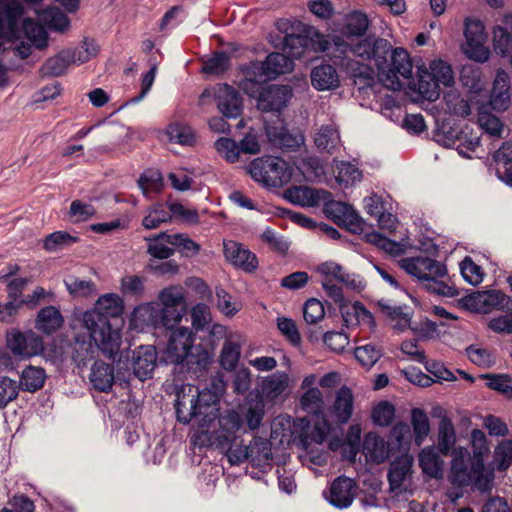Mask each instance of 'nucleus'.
I'll list each match as a JSON object with an SVG mask.
<instances>
[{
  "label": "nucleus",
  "mask_w": 512,
  "mask_h": 512,
  "mask_svg": "<svg viewBox=\"0 0 512 512\" xmlns=\"http://www.w3.org/2000/svg\"><path fill=\"white\" fill-rule=\"evenodd\" d=\"M175 410L177 420L193 423L190 441L200 448L216 446L215 430L210 428L219 415L218 400L209 389L199 390L191 384H182L176 390Z\"/></svg>",
  "instance_id": "1"
},
{
  "label": "nucleus",
  "mask_w": 512,
  "mask_h": 512,
  "mask_svg": "<svg viewBox=\"0 0 512 512\" xmlns=\"http://www.w3.org/2000/svg\"><path fill=\"white\" fill-rule=\"evenodd\" d=\"M122 312V299L111 293L99 297L94 308L83 315V325L91 340L108 357H114L121 344L120 331L113 328L110 318H117Z\"/></svg>",
  "instance_id": "2"
},
{
  "label": "nucleus",
  "mask_w": 512,
  "mask_h": 512,
  "mask_svg": "<svg viewBox=\"0 0 512 512\" xmlns=\"http://www.w3.org/2000/svg\"><path fill=\"white\" fill-rule=\"evenodd\" d=\"M400 266L427 291L444 297L457 295L456 288L444 281L447 268L441 262L429 257H410L402 259Z\"/></svg>",
  "instance_id": "3"
},
{
  "label": "nucleus",
  "mask_w": 512,
  "mask_h": 512,
  "mask_svg": "<svg viewBox=\"0 0 512 512\" xmlns=\"http://www.w3.org/2000/svg\"><path fill=\"white\" fill-rule=\"evenodd\" d=\"M251 177L266 187H282L289 183L293 168L279 157L264 156L249 164Z\"/></svg>",
  "instance_id": "4"
},
{
  "label": "nucleus",
  "mask_w": 512,
  "mask_h": 512,
  "mask_svg": "<svg viewBox=\"0 0 512 512\" xmlns=\"http://www.w3.org/2000/svg\"><path fill=\"white\" fill-rule=\"evenodd\" d=\"M390 62L386 55L383 62H378L377 68L380 80L391 90H400L403 83L400 77L409 79L412 75L413 64L408 52L401 47L390 49Z\"/></svg>",
  "instance_id": "5"
},
{
  "label": "nucleus",
  "mask_w": 512,
  "mask_h": 512,
  "mask_svg": "<svg viewBox=\"0 0 512 512\" xmlns=\"http://www.w3.org/2000/svg\"><path fill=\"white\" fill-rule=\"evenodd\" d=\"M336 51L340 54L347 55L353 54L362 60H374L377 65L378 62H383L386 55L389 54L391 45L388 40L383 38L366 37L361 39L355 44H349L339 36H334L332 39Z\"/></svg>",
  "instance_id": "6"
},
{
  "label": "nucleus",
  "mask_w": 512,
  "mask_h": 512,
  "mask_svg": "<svg viewBox=\"0 0 512 512\" xmlns=\"http://www.w3.org/2000/svg\"><path fill=\"white\" fill-rule=\"evenodd\" d=\"M215 101L220 113L228 118H237L241 113V99L237 91L227 84H218L205 89L199 97V105L204 107Z\"/></svg>",
  "instance_id": "7"
},
{
  "label": "nucleus",
  "mask_w": 512,
  "mask_h": 512,
  "mask_svg": "<svg viewBox=\"0 0 512 512\" xmlns=\"http://www.w3.org/2000/svg\"><path fill=\"white\" fill-rule=\"evenodd\" d=\"M193 333L185 327L171 331L166 347L160 352L159 360L166 364H181L191 356Z\"/></svg>",
  "instance_id": "8"
},
{
  "label": "nucleus",
  "mask_w": 512,
  "mask_h": 512,
  "mask_svg": "<svg viewBox=\"0 0 512 512\" xmlns=\"http://www.w3.org/2000/svg\"><path fill=\"white\" fill-rule=\"evenodd\" d=\"M311 46V49L316 52H325L329 50L330 43L326 36L314 31L311 37L289 34L286 35L283 42V49L292 60L293 58H300L305 50Z\"/></svg>",
  "instance_id": "9"
},
{
  "label": "nucleus",
  "mask_w": 512,
  "mask_h": 512,
  "mask_svg": "<svg viewBox=\"0 0 512 512\" xmlns=\"http://www.w3.org/2000/svg\"><path fill=\"white\" fill-rule=\"evenodd\" d=\"M7 344L15 356L29 358L43 352V340L35 332L14 331L8 334Z\"/></svg>",
  "instance_id": "10"
},
{
  "label": "nucleus",
  "mask_w": 512,
  "mask_h": 512,
  "mask_svg": "<svg viewBox=\"0 0 512 512\" xmlns=\"http://www.w3.org/2000/svg\"><path fill=\"white\" fill-rule=\"evenodd\" d=\"M24 9L16 0H0V37L14 39L19 36V21Z\"/></svg>",
  "instance_id": "11"
},
{
  "label": "nucleus",
  "mask_w": 512,
  "mask_h": 512,
  "mask_svg": "<svg viewBox=\"0 0 512 512\" xmlns=\"http://www.w3.org/2000/svg\"><path fill=\"white\" fill-rule=\"evenodd\" d=\"M218 429L216 434V447H227L238 440L237 433L242 427V418L234 410H229L218 418Z\"/></svg>",
  "instance_id": "12"
},
{
  "label": "nucleus",
  "mask_w": 512,
  "mask_h": 512,
  "mask_svg": "<svg viewBox=\"0 0 512 512\" xmlns=\"http://www.w3.org/2000/svg\"><path fill=\"white\" fill-rule=\"evenodd\" d=\"M252 69L262 74L266 81L278 75L290 72L293 69V60L285 54L274 52L269 54L263 62H251ZM253 72V70H251Z\"/></svg>",
  "instance_id": "13"
},
{
  "label": "nucleus",
  "mask_w": 512,
  "mask_h": 512,
  "mask_svg": "<svg viewBox=\"0 0 512 512\" xmlns=\"http://www.w3.org/2000/svg\"><path fill=\"white\" fill-rule=\"evenodd\" d=\"M224 255L233 266L247 273H252L258 268L257 256L235 241L224 242Z\"/></svg>",
  "instance_id": "14"
},
{
  "label": "nucleus",
  "mask_w": 512,
  "mask_h": 512,
  "mask_svg": "<svg viewBox=\"0 0 512 512\" xmlns=\"http://www.w3.org/2000/svg\"><path fill=\"white\" fill-rule=\"evenodd\" d=\"M292 97V90L286 85H270L260 92L257 107L265 112L280 111Z\"/></svg>",
  "instance_id": "15"
},
{
  "label": "nucleus",
  "mask_w": 512,
  "mask_h": 512,
  "mask_svg": "<svg viewBox=\"0 0 512 512\" xmlns=\"http://www.w3.org/2000/svg\"><path fill=\"white\" fill-rule=\"evenodd\" d=\"M510 102L509 74L503 69H498L492 84L489 106L492 110L503 112L509 108Z\"/></svg>",
  "instance_id": "16"
},
{
  "label": "nucleus",
  "mask_w": 512,
  "mask_h": 512,
  "mask_svg": "<svg viewBox=\"0 0 512 512\" xmlns=\"http://www.w3.org/2000/svg\"><path fill=\"white\" fill-rule=\"evenodd\" d=\"M289 385V375L286 372L277 371L261 380L260 393L266 401L274 402L286 397Z\"/></svg>",
  "instance_id": "17"
},
{
  "label": "nucleus",
  "mask_w": 512,
  "mask_h": 512,
  "mask_svg": "<svg viewBox=\"0 0 512 512\" xmlns=\"http://www.w3.org/2000/svg\"><path fill=\"white\" fill-rule=\"evenodd\" d=\"M356 489L353 479L340 476L332 482L327 499L336 508H347L354 500Z\"/></svg>",
  "instance_id": "18"
},
{
  "label": "nucleus",
  "mask_w": 512,
  "mask_h": 512,
  "mask_svg": "<svg viewBox=\"0 0 512 512\" xmlns=\"http://www.w3.org/2000/svg\"><path fill=\"white\" fill-rule=\"evenodd\" d=\"M340 311L347 328L366 326L374 330L376 323L372 313L367 310L360 302L341 303Z\"/></svg>",
  "instance_id": "19"
},
{
  "label": "nucleus",
  "mask_w": 512,
  "mask_h": 512,
  "mask_svg": "<svg viewBox=\"0 0 512 512\" xmlns=\"http://www.w3.org/2000/svg\"><path fill=\"white\" fill-rule=\"evenodd\" d=\"M325 212L335 221L346 225L351 231L356 232L362 229V218L349 204L331 201L325 204Z\"/></svg>",
  "instance_id": "20"
},
{
  "label": "nucleus",
  "mask_w": 512,
  "mask_h": 512,
  "mask_svg": "<svg viewBox=\"0 0 512 512\" xmlns=\"http://www.w3.org/2000/svg\"><path fill=\"white\" fill-rule=\"evenodd\" d=\"M157 353L153 346H140L133 352V374L141 381L151 377L156 367Z\"/></svg>",
  "instance_id": "21"
},
{
  "label": "nucleus",
  "mask_w": 512,
  "mask_h": 512,
  "mask_svg": "<svg viewBox=\"0 0 512 512\" xmlns=\"http://www.w3.org/2000/svg\"><path fill=\"white\" fill-rule=\"evenodd\" d=\"M392 443L386 442L384 438L375 433H368L363 442V452L370 461L383 463L394 453Z\"/></svg>",
  "instance_id": "22"
},
{
  "label": "nucleus",
  "mask_w": 512,
  "mask_h": 512,
  "mask_svg": "<svg viewBox=\"0 0 512 512\" xmlns=\"http://www.w3.org/2000/svg\"><path fill=\"white\" fill-rule=\"evenodd\" d=\"M473 459L467 452V460L463 456H456L451 463L449 481L452 485L462 488L472 484L473 481Z\"/></svg>",
  "instance_id": "23"
},
{
  "label": "nucleus",
  "mask_w": 512,
  "mask_h": 512,
  "mask_svg": "<svg viewBox=\"0 0 512 512\" xmlns=\"http://www.w3.org/2000/svg\"><path fill=\"white\" fill-rule=\"evenodd\" d=\"M253 467L259 468L264 473L272 467L271 443L267 439L255 437L250 442L249 459Z\"/></svg>",
  "instance_id": "24"
},
{
  "label": "nucleus",
  "mask_w": 512,
  "mask_h": 512,
  "mask_svg": "<svg viewBox=\"0 0 512 512\" xmlns=\"http://www.w3.org/2000/svg\"><path fill=\"white\" fill-rule=\"evenodd\" d=\"M317 271L324 279H332L354 290L363 288L362 281L355 275L346 273L344 268L336 262L327 261L317 267Z\"/></svg>",
  "instance_id": "25"
},
{
  "label": "nucleus",
  "mask_w": 512,
  "mask_h": 512,
  "mask_svg": "<svg viewBox=\"0 0 512 512\" xmlns=\"http://www.w3.org/2000/svg\"><path fill=\"white\" fill-rule=\"evenodd\" d=\"M378 306L389 318L395 331L404 332L410 327L412 312L408 306L391 305L384 299L378 301Z\"/></svg>",
  "instance_id": "26"
},
{
  "label": "nucleus",
  "mask_w": 512,
  "mask_h": 512,
  "mask_svg": "<svg viewBox=\"0 0 512 512\" xmlns=\"http://www.w3.org/2000/svg\"><path fill=\"white\" fill-rule=\"evenodd\" d=\"M89 380L99 392H109L115 382L114 369L103 361H95L91 367Z\"/></svg>",
  "instance_id": "27"
},
{
  "label": "nucleus",
  "mask_w": 512,
  "mask_h": 512,
  "mask_svg": "<svg viewBox=\"0 0 512 512\" xmlns=\"http://www.w3.org/2000/svg\"><path fill=\"white\" fill-rule=\"evenodd\" d=\"M311 83L319 91L333 90L339 87L340 78L332 65L323 64L312 70Z\"/></svg>",
  "instance_id": "28"
},
{
  "label": "nucleus",
  "mask_w": 512,
  "mask_h": 512,
  "mask_svg": "<svg viewBox=\"0 0 512 512\" xmlns=\"http://www.w3.org/2000/svg\"><path fill=\"white\" fill-rule=\"evenodd\" d=\"M64 323V318L58 308L54 306L43 307L35 319V328L46 335H52Z\"/></svg>",
  "instance_id": "29"
},
{
  "label": "nucleus",
  "mask_w": 512,
  "mask_h": 512,
  "mask_svg": "<svg viewBox=\"0 0 512 512\" xmlns=\"http://www.w3.org/2000/svg\"><path fill=\"white\" fill-rule=\"evenodd\" d=\"M493 46L497 54L505 56L512 48V14L502 18L493 29Z\"/></svg>",
  "instance_id": "30"
},
{
  "label": "nucleus",
  "mask_w": 512,
  "mask_h": 512,
  "mask_svg": "<svg viewBox=\"0 0 512 512\" xmlns=\"http://www.w3.org/2000/svg\"><path fill=\"white\" fill-rule=\"evenodd\" d=\"M354 397L350 388L341 387L335 395L332 412L339 423H347L352 416Z\"/></svg>",
  "instance_id": "31"
},
{
  "label": "nucleus",
  "mask_w": 512,
  "mask_h": 512,
  "mask_svg": "<svg viewBox=\"0 0 512 512\" xmlns=\"http://www.w3.org/2000/svg\"><path fill=\"white\" fill-rule=\"evenodd\" d=\"M71 64H77L75 53L71 49H64L46 60L42 66V72L47 76L58 77L65 74Z\"/></svg>",
  "instance_id": "32"
},
{
  "label": "nucleus",
  "mask_w": 512,
  "mask_h": 512,
  "mask_svg": "<svg viewBox=\"0 0 512 512\" xmlns=\"http://www.w3.org/2000/svg\"><path fill=\"white\" fill-rule=\"evenodd\" d=\"M370 25L368 16L361 11H352L343 18L341 33L346 37H362L366 34Z\"/></svg>",
  "instance_id": "33"
},
{
  "label": "nucleus",
  "mask_w": 512,
  "mask_h": 512,
  "mask_svg": "<svg viewBox=\"0 0 512 512\" xmlns=\"http://www.w3.org/2000/svg\"><path fill=\"white\" fill-rule=\"evenodd\" d=\"M413 465V457L403 454L397 457L390 465L388 480L391 489H397L402 486L407 477L410 476Z\"/></svg>",
  "instance_id": "34"
},
{
  "label": "nucleus",
  "mask_w": 512,
  "mask_h": 512,
  "mask_svg": "<svg viewBox=\"0 0 512 512\" xmlns=\"http://www.w3.org/2000/svg\"><path fill=\"white\" fill-rule=\"evenodd\" d=\"M159 304L146 303L134 309L132 322L135 327L144 329L146 327L159 328Z\"/></svg>",
  "instance_id": "35"
},
{
  "label": "nucleus",
  "mask_w": 512,
  "mask_h": 512,
  "mask_svg": "<svg viewBox=\"0 0 512 512\" xmlns=\"http://www.w3.org/2000/svg\"><path fill=\"white\" fill-rule=\"evenodd\" d=\"M266 134L273 145L287 150H294L304 143L301 134L290 133L286 128L268 127Z\"/></svg>",
  "instance_id": "36"
},
{
  "label": "nucleus",
  "mask_w": 512,
  "mask_h": 512,
  "mask_svg": "<svg viewBox=\"0 0 512 512\" xmlns=\"http://www.w3.org/2000/svg\"><path fill=\"white\" fill-rule=\"evenodd\" d=\"M242 340L240 335H229L225 340L221 354V366L228 371L236 368L241 355Z\"/></svg>",
  "instance_id": "37"
},
{
  "label": "nucleus",
  "mask_w": 512,
  "mask_h": 512,
  "mask_svg": "<svg viewBox=\"0 0 512 512\" xmlns=\"http://www.w3.org/2000/svg\"><path fill=\"white\" fill-rule=\"evenodd\" d=\"M327 192L317 190L306 186L293 187L287 191L288 198L291 202L304 207H314L319 205L323 196Z\"/></svg>",
  "instance_id": "38"
},
{
  "label": "nucleus",
  "mask_w": 512,
  "mask_h": 512,
  "mask_svg": "<svg viewBox=\"0 0 512 512\" xmlns=\"http://www.w3.org/2000/svg\"><path fill=\"white\" fill-rule=\"evenodd\" d=\"M45 379L46 373L43 368L30 365L22 370L18 384L20 389L34 393L44 386Z\"/></svg>",
  "instance_id": "39"
},
{
  "label": "nucleus",
  "mask_w": 512,
  "mask_h": 512,
  "mask_svg": "<svg viewBox=\"0 0 512 512\" xmlns=\"http://www.w3.org/2000/svg\"><path fill=\"white\" fill-rule=\"evenodd\" d=\"M318 149L333 153L340 146V135L333 124L322 125L314 137Z\"/></svg>",
  "instance_id": "40"
},
{
  "label": "nucleus",
  "mask_w": 512,
  "mask_h": 512,
  "mask_svg": "<svg viewBox=\"0 0 512 512\" xmlns=\"http://www.w3.org/2000/svg\"><path fill=\"white\" fill-rule=\"evenodd\" d=\"M419 465L430 477L441 478L443 475V461L433 447H426L420 452Z\"/></svg>",
  "instance_id": "41"
},
{
  "label": "nucleus",
  "mask_w": 512,
  "mask_h": 512,
  "mask_svg": "<svg viewBox=\"0 0 512 512\" xmlns=\"http://www.w3.org/2000/svg\"><path fill=\"white\" fill-rule=\"evenodd\" d=\"M301 443L304 449V453L300 456L303 463H311L317 466H323L327 463L329 454L321 447L322 444H315L313 440H310V437H302Z\"/></svg>",
  "instance_id": "42"
},
{
  "label": "nucleus",
  "mask_w": 512,
  "mask_h": 512,
  "mask_svg": "<svg viewBox=\"0 0 512 512\" xmlns=\"http://www.w3.org/2000/svg\"><path fill=\"white\" fill-rule=\"evenodd\" d=\"M297 167L307 181H321L325 177V168L318 157H304L299 161Z\"/></svg>",
  "instance_id": "43"
},
{
  "label": "nucleus",
  "mask_w": 512,
  "mask_h": 512,
  "mask_svg": "<svg viewBox=\"0 0 512 512\" xmlns=\"http://www.w3.org/2000/svg\"><path fill=\"white\" fill-rule=\"evenodd\" d=\"M473 487L481 492L489 491L492 488L494 473L485 468L481 458L473 459Z\"/></svg>",
  "instance_id": "44"
},
{
  "label": "nucleus",
  "mask_w": 512,
  "mask_h": 512,
  "mask_svg": "<svg viewBox=\"0 0 512 512\" xmlns=\"http://www.w3.org/2000/svg\"><path fill=\"white\" fill-rule=\"evenodd\" d=\"M438 430V448L443 454L447 455L456 442L455 429L451 419L446 415L443 416L439 422Z\"/></svg>",
  "instance_id": "45"
},
{
  "label": "nucleus",
  "mask_w": 512,
  "mask_h": 512,
  "mask_svg": "<svg viewBox=\"0 0 512 512\" xmlns=\"http://www.w3.org/2000/svg\"><path fill=\"white\" fill-rule=\"evenodd\" d=\"M335 169L336 181L344 187L352 186L362 179V172L350 162L335 161Z\"/></svg>",
  "instance_id": "46"
},
{
  "label": "nucleus",
  "mask_w": 512,
  "mask_h": 512,
  "mask_svg": "<svg viewBox=\"0 0 512 512\" xmlns=\"http://www.w3.org/2000/svg\"><path fill=\"white\" fill-rule=\"evenodd\" d=\"M160 306L168 308H187L185 290L181 286H170L159 293Z\"/></svg>",
  "instance_id": "47"
},
{
  "label": "nucleus",
  "mask_w": 512,
  "mask_h": 512,
  "mask_svg": "<svg viewBox=\"0 0 512 512\" xmlns=\"http://www.w3.org/2000/svg\"><path fill=\"white\" fill-rule=\"evenodd\" d=\"M166 135L170 142L180 145L191 146L196 140L193 129L182 123L170 124L166 129Z\"/></svg>",
  "instance_id": "48"
},
{
  "label": "nucleus",
  "mask_w": 512,
  "mask_h": 512,
  "mask_svg": "<svg viewBox=\"0 0 512 512\" xmlns=\"http://www.w3.org/2000/svg\"><path fill=\"white\" fill-rule=\"evenodd\" d=\"M23 31L35 48L44 49L47 47L48 34L43 26L27 18L23 21Z\"/></svg>",
  "instance_id": "49"
},
{
  "label": "nucleus",
  "mask_w": 512,
  "mask_h": 512,
  "mask_svg": "<svg viewBox=\"0 0 512 512\" xmlns=\"http://www.w3.org/2000/svg\"><path fill=\"white\" fill-rule=\"evenodd\" d=\"M461 83L473 93H479L484 89L482 72L479 67L474 65H465L460 73Z\"/></svg>",
  "instance_id": "50"
},
{
  "label": "nucleus",
  "mask_w": 512,
  "mask_h": 512,
  "mask_svg": "<svg viewBox=\"0 0 512 512\" xmlns=\"http://www.w3.org/2000/svg\"><path fill=\"white\" fill-rule=\"evenodd\" d=\"M265 414L262 399L247 400L244 405V417L251 430L259 428Z\"/></svg>",
  "instance_id": "51"
},
{
  "label": "nucleus",
  "mask_w": 512,
  "mask_h": 512,
  "mask_svg": "<svg viewBox=\"0 0 512 512\" xmlns=\"http://www.w3.org/2000/svg\"><path fill=\"white\" fill-rule=\"evenodd\" d=\"M357 361L366 368H371L382 356V350L373 343H366L354 349Z\"/></svg>",
  "instance_id": "52"
},
{
  "label": "nucleus",
  "mask_w": 512,
  "mask_h": 512,
  "mask_svg": "<svg viewBox=\"0 0 512 512\" xmlns=\"http://www.w3.org/2000/svg\"><path fill=\"white\" fill-rule=\"evenodd\" d=\"M411 424L415 441L421 444L430 432V423L425 411L420 408H413L411 411Z\"/></svg>",
  "instance_id": "53"
},
{
  "label": "nucleus",
  "mask_w": 512,
  "mask_h": 512,
  "mask_svg": "<svg viewBox=\"0 0 512 512\" xmlns=\"http://www.w3.org/2000/svg\"><path fill=\"white\" fill-rule=\"evenodd\" d=\"M430 71L428 72L430 76L435 79L440 85H444L446 87H450L454 83V75L452 68L445 61L438 59L433 60L429 65Z\"/></svg>",
  "instance_id": "54"
},
{
  "label": "nucleus",
  "mask_w": 512,
  "mask_h": 512,
  "mask_svg": "<svg viewBox=\"0 0 512 512\" xmlns=\"http://www.w3.org/2000/svg\"><path fill=\"white\" fill-rule=\"evenodd\" d=\"M138 185L145 196L158 193L163 187V178L159 171L147 170L142 173Z\"/></svg>",
  "instance_id": "55"
},
{
  "label": "nucleus",
  "mask_w": 512,
  "mask_h": 512,
  "mask_svg": "<svg viewBox=\"0 0 512 512\" xmlns=\"http://www.w3.org/2000/svg\"><path fill=\"white\" fill-rule=\"evenodd\" d=\"M395 412L396 410L392 403L381 401L373 407L371 418L375 425L387 427L393 422Z\"/></svg>",
  "instance_id": "56"
},
{
  "label": "nucleus",
  "mask_w": 512,
  "mask_h": 512,
  "mask_svg": "<svg viewBox=\"0 0 512 512\" xmlns=\"http://www.w3.org/2000/svg\"><path fill=\"white\" fill-rule=\"evenodd\" d=\"M478 124L487 134L494 137L501 136L503 123L498 117L487 111L486 106L479 109Z\"/></svg>",
  "instance_id": "57"
},
{
  "label": "nucleus",
  "mask_w": 512,
  "mask_h": 512,
  "mask_svg": "<svg viewBox=\"0 0 512 512\" xmlns=\"http://www.w3.org/2000/svg\"><path fill=\"white\" fill-rule=\"evenodd\" d=\"M186 312L187 308H168L159 305V328L175 330Z\"/></svg>",
  "instance_id": "58"
},
{
  "label": "nucleus",
  "mask_w": 512,
  "mask_h": 512,
  "mask_svg": "<svg viewBox=\"0 0 512 512\" xmlns=\"http://www.w3.org/2000/svg\"><path fill=\"white\" fill-rule=\"evenodd\" d=\"M366 239L369 243L377 246L384 250L390 255L398 256L405 252L404 245L388 239L379 232H371L366 235Z\"/></svg>",
  "instance_id": "59"
},
{
  "label": "nucleus",
  "mask_w": 512,
  "mask_h": 512,
  "mask_svg": "<svg viewBox=\"0 0 512 512\" xmlns=\"http://www.w3.org/2000/svg\"><path fill=\"white\" fill-rule=\"evenodd\" d=\"M69 293L74 297H87L95 292V285L90 280L80 279L70 275L64 280Z\"/></svg>",
  "instance_id": "60"
},
{
  "label": "nucleus",
  "mask_w": 512,
  "mask_h": 512,
  "mask_svg": "<svg viewBox=\"0 0 512 512\" xmlns=\"http://www.w3.org/2000/svg\"><path fill=\"white\" fill-rule=\"evenodd\" d=\"M251 70L253 69L250 63L243 70L244 79L239 83V87L246 94L254 96L259 92L260 85L266 82V78L262 74L257 73L256 70L253 72Z\"/></svg>",
  "instance_id": "61"
},
{
  "label": "nucleus",
  "mask_w": 512,
  "mask_h": 512,
  "mask_svg": "<svg viewBox=\"0 0 512 512\" xmlns=\"http://www.w3.org/2000/svg\"><path fill=\"white\" fill-rule=\"evenodd\" d=\"M163 235L168 234L162 232L155 237L146 239L149 242L147 251L154 258L167 259L174 253V249L168 246L170 244L167 243V238L163 237Z\"/></svg>",
  "instance_id": "62"
},
{
  "label": "nucleus",
  "mask_w": 512,
  "mask_h": 512,
  "mask_svg": "<svg viewBox=\"0 0 512 512\" xmlns=\"http://www.w3.org/2000/svg\"><path fill=\"white\" fill-rule=\"evenodd\" d=\"M418 92L427 100L435 101L439 97L440 84L433 79L428 71H422L418 77Z\"/></svg>",
  "instance_id": "63"
},
{
  "label": "nucleus",
  "mask_w": 512,
  "mask_h": 512,
  "mask_svg": "<svg viewBox=\"0 0 512 512\" xmlns=\"http://www.w3.org/2000/svg\"><path fill=\"white\" fill-rule=\"evenodd\" d=\"M444 100L451 113L461 117H466L470 114L471 109L468 101L462 98L457 91L451 90L447 92Z\"/></svg>",
  "instance_id": "64"
}]
</instances>
